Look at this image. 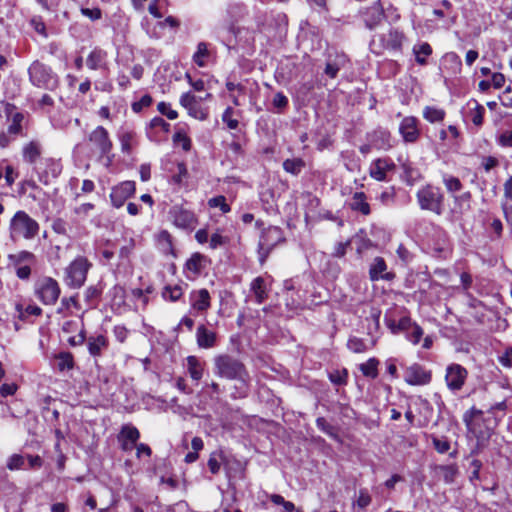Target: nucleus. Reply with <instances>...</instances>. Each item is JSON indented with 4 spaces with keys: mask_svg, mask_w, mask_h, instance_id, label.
Here are the masks:
<instances>
[{
    "mask_svg": "<svg viewBox=\"0 0 512 512\" xmlns=\"http://www.w3.org/2000/svg\"><path fill=\"white\" fill-rule=\"evenodd\" d=\"M305 167V162L301 158L286 159L283 162V169L292 175H298Z\"/></svg>",
    "mask_w": 512,
    "mask_h": 512,
    "instance_id": "ea45409f",
    "label": "nucleus"
},
{
    "mask_svg": "<svg viewBox=\"0 0 512 512\" xmlns=\"http://www.w3.org/2000/svg\"><path fill=\"white\" fill-rule=\"evenodd\" d=\"M422 336H423V329L415 322L411 326L410 331H408L406 333L407 340L410 341L414 345H416L420 342Z\"/></svg>",
    "mask_w": 512,
    "mask_h": 512,
    "instance_id": "603ef678",
    "label": "nucleus"
},
{
    "mask_svg": "<svg viewBox=\"0 0 512 512\" xmlns=\"http://www.w3.org/2000/svg\"><path fill=\"white\" fill-rule=\"evenodd\" d=\"M8 259L13 267L19 265L33 264L35 263V255L29 251H20L16 254H10Z\"/></svg>",
    "mask_w": 512,
    "mask_h": 512,
    "instance_id": "72a5a7b5",
    "label": "nucleus"
},
{
    "mask_svg": "<svg viewBox=\"0 0 512 512\" xmlns=\"http://www.w3.org/2000/svg\"><path fill=\"white\" fill-rule=\"evenodd\" d=\"M497 143L504 148H512V129L501 132L497 137Z\"/></svg>",
    "mask_w": 512,
    "mask_h": 512,
    "instance_id": "bf43d9fd",
    "label": "nucleus"
},
{
    "mask_svg": "<svg viewBox=\"0 0 512 512\" xmlns=\"http://www.w3.org/2000/svg\"><path fill=\"white\" fill-rule=\"evenodd\" d=\"M208 205L211 208H220L222 213H228L231 210L230 206L226 203V198L223 195L210 198L208 200Z\"/></svg>",
    "mask_w": 512,
    "mask_h": 512,
    "instance_id": "8fccbe9b",
    "label": "nucleus"
},
{
    "mask_svg": "<svg viewBox=\"0 0 512 512\" xmlns=\"http://www.w3.org/2000/svg\"><path fill=\"white\" fill-rule=\"evenodd\" d=\"M158 243L162 246L164 252H168L172 249V238L169 232L163 230L158 234Z\"/></svg>",
    "mask_w": 512,
    "mask_h": 512,
    "instance_id": "6e6d98bb",
    "label": "nucleus"
},
{
    "mask_svg": "<svg viewBox=\"0 0 512 512\" xmlns=\"http://www.w3.org/2000/svg\"><path fill=\"white\" fill-rule=\"evenodd\" d=\"M152 104V97L148 94L141 97L139 101L132 104V110L135 113L141 112L144 108L149 107Z\"/></svg>",
    "mask_w": 512,
    "mask_h": 512,
    "instance_id": "052dcab7",
    "label": "nucleus"
},
{
    "mask_svg": "<svg viewBox=\"0 0 512 512\" xmlns=\"http://www.w3.org/2000/svg\"><path fill=\"white\" fill-rule=\"evenodd\" d=\"M86 339H87V337H86L85 329L82 326V328L80 329V331L77 335L68 338V343L71 346H80V345L86 343Z\"/></svg>",
    "mask_w": 512,
    "mask_h": 512,
    "instance_id": "0e129e2a",
    "label": "nucleus"
},
{
    "mask_svg": "<svg viewBox=\"0 0 512 512\" xmlns=\"http://www.w3.org/2000/svg\"><path fill=\"white\" fill-rule=\"evenodd\" d=\"M188 110V113L190 116L199 119V120H205L208 117V112L206 109H203L199 105V101L196 102L194 105H192Z\"/></svg>",
    "mask_w": 512,
    "mask_h": 512,
    "instance_id": "4d7b16f0",
    "label": "nucleus"
},
{
    "mask_svg": "<svg viewBox=\"0 0 512 512\" xmlns=\"http://www.w3.org/2000/svg\"><path fill=\"white\" fill-rule=\"evenodd\" d=\"M60 294V285L52 277H41L34 284V295L44 305H54Z\"/></svg>",
    "mask_w": 512,
    "mask_h": 512,
    "instance_id": "0eeeda50",
    "label": "nucleus"
},
{
    "mask_svg": "<svg viewBox=\"0 0 512 512\" xmlns=\"http://www.w3.org/2000/svg\"><path fill=\"white\" fill-rule=\"evenodd\" d=\"M157 109L162 115H165L170 120H174L178 117L177 111L173 110L169 103L160 102L157 105Z\"/></svg>",
    "mask_w": 512,
    "mask_h": 512,
    "instance_id": "13d9d810",
    "label": "nucleus"
},
{
    "mask_svg": "<svg viewBox=\"0 0 512 512\" xmlns=\"http://www.w3.org/2000/svg\"><path fill=\"white\" fill-rule=\"evenodd\" d=\"M371 496L366 489H361L356 501L359 508H366L371 503Z\"/></svg>",
    "mask_w": 512,
    "mask_h": 512,
    "instance_id": "338daca9",
    "label": "nucleus"
},
{
    "mask_svg": "<svg viewBox=\"0 0 512 512\" xmlns=\"http://www.w3.org/2000/svg\"><path fill=\"white\" fill-rule=\"evenodd\" d=\"M135 248V240L130 238L125 242V244L120 248L119 256L121 259H128L132 254Z\"/></svg>",
    "mask_w": 512,
    "mask_h": 512,
    "instance_id": "680f3d73",
    "label": "nucleus"
},
{
    "mask_svg": "<svg viewBox=\"0 0 512 512\" xmlns=\"http://www.w3.org/2000/svg\"><path fill=\"white\" fill-rule=\"evenodd\" d=\"M395 167V163L391 158H378L371 163L369 174L377 181H385L387 178V172L393 171Z\"/></svg>",
    "mask_w": 512,
    "mask_h": 512,
    "instance_id": "aec40b11",
    "label": "nucleus"
},
{
    "mask_svg": "<svg viewBox=\"0 0 512 512\" xmlns=\"http://www.w3.org/2000/svg\"><path fill=\"white\" fill-rule=\"evenodd\" d=\"M5 114L7 120L10 121L8 126V134L11 136H17L22 134V122L24 120V114L16 111V107L12 104H6Z\"/></svg>",
    "mask_w": 512,
    "mask_h": 512,
    "instance_id": "4be33fe9",
    "label": "nucleus"
},
{
    "mask_svg": "<svg viewBox=\"0 0 512 512\" xmlns=\"http://www.w3.org/2000/svg\"><path fill=\"white\" fill-rule=\"evenodd\" d=\"M59 371L70 370L74 366L73 356L69 352H61L56 356Z\"/></svg>",
    "mask_w": 512,
    "mask_h": 512,
    "instance_id": "37998d69",
    "label": "nucleus"
},
{
    "mask_svg": "<svg viewBox=\"0 0 512 512\" xmlns=\"http://www.w3.org/2000/svg\"><path fill=\"white\" fill-rule=\"evenodd\" d=\"M189 302L191 309L203 313L206 312L211 306V297L207 289L192 290L189 294Z\"/></svg>",
    "mask_w": 512,
    "mask_h": 512,
    "instance_id": "412c9836",
    "label": "nucleus"
},
{
    "mask_svg": "<svg viewBox=\"0 0 512 512\" xmlns=\"http://www.w3.org/2000/svg\"><path fill=\"white\" fill-rule=\"evenodd\" d=\"M26 464V458L23 455L20 454H13L9 457L7 461V468L11 471L14 470H26L27 467Z\"/></svg>",
    "mask_w": 512,
    "mask_h": 512,
    "instance_id": "a18cd8bd",
    "label": "nucleus"
},
{
    "mask_svg": "<svg viewBox=\"0 0 512 512\" xmlns=\"http://www.w3.org/2000/svg\"><path fill=\"white\" fill-rule=\"evenodd\" d=\"M71 307L76 309H80V305L77 299V296L63 297L60 302V307L58 308V313H64L69 310Z\"/></svg>",
    "mask_w": 512,
    "mask_h": 512,
    "instance_id": "3c124183",
    "label": "nucleus"
},
{
    "mask_svg": "<svg viewBox=\"0 0 512 512\" xmlns=\"http://www.w3.org/2000/svg\"><path fill=\"white\" fill-rule=\"evenodd\" d=\"M86 346L90 356L97 361L109 348V339L104 334H92L86 339Z\"/></svg>",
    "mask_w": 512,
    "mask_h": 512,
    "instance_id": "f3484780",
    "label": "nucleus"
},
{
    "mask_svg": "<svg viewBox=\"0 0 512 512\" xmlns=\"http://www.w3.org/2000/svg\"><path fill=\"white\" fill-rule=\"evenodd\" d=\"M16 310L21 320H27L28 316H40L42 314V309L35 304H30L25 308H23L22 305L17 304Z\"/></svg>",
    "mask_w": 512,
    "mask_h": 512,
    "instance_id": "a19ab883",
    "label": "nucleus"
},
{
    "mask_svg": "<svg viewBox=\"0 0 512 512\" xmlns=\"http://www.w3.org/2000/svg\"><path fill=\"white\" fill-rule=\"evenodd\" d=\"M463 422L468 433L475 437L478 443L488 441L492 435V428L488 425L490 420L484 417L482 410L475 407L467 410L463 415Z\"/></svg>",
    "mask_w": 512,
    "mask_h": 512,
    "instance_id": "20e7f679",
    "label": "nucleus"
},
{
    "mask_svg": "<svg viewBox=\"0 0 512 512\" xmlns=\"http://www.w3.org/2000/svg\"><path fill=\"white\" fill-rule=\"evenodd\" d=\"M432 380V372L419 363L407 366L404 371V381L412 386L428 385Z\"/></svg>",
    "mask_w": 512,
    "mask_h": 512,
    "instance_id": "9d476101",
    "label": "nucleus"
},
{
    "mask_svg": "<svg viewBox=\"0 0 512 512\" xmlns=\"http://www.w3.org/2000/svg\"><path fill=\"white\" fill-rule=\"evenodd\" d=\"M288 103V98L282 92H277L272 100V105L276 109V113L279 114L284 111V109L288 106Z\"/></svg>",
    "mask_w": 512,
    "mask_h": 512,
    "instance_id": "864d4df0",
    "label": "nucleus"
},
{
    "mask_svg": "<svg viewBox=\"0 0 512 512\" xmlns=\"http://www.w3.org/2000/svg\"><path fill=\"white\" fill-rule=\"evenodd\" d=\"M92 263L84 256L76 257L64 270L63 281L72 289L81 288L87 279Z\"/></svg>",
    "mask_w": 512,
    "mask_h": 512,
    "instance_id": "423d86ee",
    "label": "nucleus"
},
{
    "mask_svg": "<svg viewBox=\"0 0 512 512\" xmlns=\"http://www.w3.org/2000/svg\"><path fill=\"white\" fill-rule=\"evenodd\" d=\"M113 334L117 341L123 343L127 339L129 331L124 325H116L113 328Z\"/></svg>",
    "mask_w": 512,
    "mask_h": 512,
    "instance_id": "69168bd1",
    "label": "nucleus"
},
{
    "mask_svg": "<svg viewBox=\"0 0 512 512\" xmlns=\"http://www.w3.org/2000/svg\"><path fill=\"white\" fill-rule=\"evenodd\" d=\"M387 265L382 257H376L369 269V277L371 281H378L379 279L390 281L395 275L391 272H386Z\"/></svg>",
    "mask_w": 512,
    "mask_h": 512,
    "instance_id": "a878e982",
    "label": "nucleus"
},
{
    "mask_svg": "<svg viewBox=\"0 0 512 512\" xmlns=\"http://www.w3.org/2000/svg\"><path fill=\"white\" fill-rule=\"evenodd\" d=\"M399 134L405 143H415L420 137L419 120L414 116L404 117L399 124Z\"/></svg>",
    "mask_w": 512,
    "mask_h": 512,
    "instance_id": "ddd939ff",
    "label": "nucleus"
},
{
    "mask_svg": "<svg viewBox=\"0 0 512 512\" xmlns=\"http://www.w3.org/2000/svg\"><path fill=\"white\" fill-rule=\"evenodd\" d=\"M29 82L40 89L54 91L59 87V77L53 69L39 61H33L28 67Z\"/></svg>",
    "mask_w": 512,
    "mask_h": 512,
    "instance_id": "7ed1b4c3",
    "label": "nucleus"
},
{
    "mask_svg": "<svg viewBox=\"0 0 512 512\" xmlns=\"http://www.w3.org/2000/svg\"><path fill=\"white\" fill-rule=\"evenodd\" d=\"M250 290L257 304H262L268 298V292L263 277H256L250 284Z\"/></svg>",
    "mask_w": 512,
    "mask_h": 512,
    "instance_id": "c85d7f7f",
    "label": "nucleus"
},
{
    "mask_svg": "<svg viewBox=\"0 0 512 512\" xmlns=\"http://www.w3.org/2000/svg\"><path fill=\"white\" fill-rule=\"evenodd\" d=\"M468 108V117L472 121V123L476 126H481L483 124V117L485 113V108L478 103L475 99H470L467 102Z\"/></svg>",
    "mask_w": 512,
    "mask_h": 512,
    "instance_id": "cd10ccee",
    "label": "nucleus"
},
{
    "mask_svg": "<svg viewBox=\"0 0 512 512\" xmlns=\"http://www.w3.org/2000/svg\"><path fill=\"white\" fill-rule=\"evenodd\" d=\"M423 117L430 123L441 122L445 118V111L432 106H426L423 110Z\"/></svg>",
    "mask_w": 512,
    "mask_h": 512,
    "instance_id": "4c0bfd02",
    "label": "nucleus"
},
{
    "mask_svg": "<svg viewBox=\"0 0 512 512\" xmlns=\"http://www.w3.org/2000/svg\"><path fill=\"white\" fill-rule=\"evenodd\" d=\"M209 55L210 52L208 49V43L199 42L192 59L197 66L204 67L206 65V59L209 57Z\"/></svg>",
    "mask_w": 512,
    "mask_h": 512,
    "instance_id": "e433bc0d",
    "label": "nucleus"
},
{
    "mask_svg": "<svg viewBox=\"0 0 512 512\" xmlns=\"http://www.w3.org/2000/svg\"><path fill=\"white\" fill-rule=\"evenodd\" d=\"M45 168L38 170L39 180L43 184H48L51 179L57 178L62 172V164L59 160L48 158L44 161Z\"/></svg>",
    "mask_w": 512,
    "mask_h": 512,
    "instance_id": "b1692460",
    "label": "nucleus"
},
{
    "mask_svg": "<svg viewBox=\"0 0 512 512\" xmlns=\"http://www.w3.org/2000/svg\"><path fill=\"white\" fill-rule=\"evenodd\" d=\"M284 241L285 238L283 236V231L281 228L277 226H270L267 229H264L262 231L258 243V254L260 263L263 264L266 261L267 257L269 256L270 252L273 250V248L277 244Z\"/></svg>",
    "mask_w": 512,
    "mask_h": 512,
    "instance_id": "6e6552de",
    "label": "nucleus"
},
{
    "mask_svg": "<svg viewBox=\"0 0 512 512\" xmlns=\"http://www.w3.org/2000/svg\"><path fill=\"white\" fill-rule=\"evenodd\" d=\"M365 27L369 30L377 28L384 20L385 13L381 0L373 2L370 6L360 10Z\"/></svg>",
    "mask_w": 512,
    "mask_h": 512,
    "instance_id": "9b49d317",
    "label": "nucleus"
},
{
    "mask_svg": "<svg viewBox=\"0 0 512 512\" xmlns=\"http://www.w3.org/2000/svg\"><path fill=\"white\" fill-rule=\"evenodd\" d=\"M38 222L23 210L17 211L9 223V236L14 242L34 239L39 233Z\"/></svg>",
    "mask_w": 512,
    "mask_h": 512,
    "instance_id": "f03ea898",
    "label": "nucleus"
},
{
    "mask_svg": "<svg viewBox=\"0 0 512 512\" xmlns=\"http://www.w3.org/2000/svg\"><path fill=\"white\" fill-rule=\"evenodd\" d=\"M442 183L444 184L448 193H450L453 197L456 192H459L463 188V184L461 183L458 177H455L448 173L442 174Z\"/></svg>",
    "mask_w": 512,
    "mask_h": 512,
    "instance_id": "f704fd0d",
    "label": "nucleus"
},
{
    "mask_svg": "<svg viewBox=\"0 0 512 512\" xmlns=\"http://www.w3.org/2000/svg\"><path fill=\"white\" fill-rule=\"evenodd\" d=\"M173 142L176 145L181 146L184 151H189L191 149V139L181 129L175 132L173 136Z\"/></svg>",
    "mask_w": 512,
    "mask_h": 512,
    "instance_id": "49530a36",
    "label": "nucleus"
},
{
    "mask_svg": "<svg viewBox=\"0 0 512 512\" xmlns=\"http://www.w3.org/2000/svg\"><path fill=\"white\" fill-rule=\"evenodd\" d=\"M234 110L232 107H227L222 115V120L226 123L227 127L231 130L238 128L239 122L233 118Z\"/></svg>",
    "mask_w": 512,
    "mask_h": 512,
    "instance_id": "5fc2aeb1",
    "label": "nucleus"
},
{
    "mask_svg": "<svg viewBox=\"0 0 512 512\" xmlns=\"http://www.w3.org/2000/svg\"><path fill=\"white\" fill-rule=\"evenodd\" d=\"M347 347L353 353H364L368 349L364 340L358 337H350L347 342Z\"/></svg>",
    "mask_w": 512,
    "mask_h": 512,
    "instance_id": "09e8293b",
    "label": "nucleus"
},
{
    "mask_svg": "<svg viewBox=\"0 0 512 512\" xmlns=\"http://www.w3.org/2000/svg\"><path fill=\"white\" fill-rule=\"evenodd\" d=\"M329 380L338 386L346 385L348 379V371L347 369H336L328 374Z\"/></svg>",
    "mask_w": 512,
    "mask_h": 512,
    "instance_id": "c03bdc74",
    "label": "nucleus"
},
{
    "mask_svg": "<svg viewBox=\"0 0 512 512\" xmlns=\"http://www.w3.org/2000/svg\"><path fill=\"white\" fill-rule=\"evenodd\" d=\"M93 149L102 157L108 155L113 147L109 132L103 126H97L88 136Z\"/></svg>",
    "mask_w": 512,
    "mask_h": 512,
    "instance_id": "1a4fd4ad",
    "label": "nucleus"
},
{
    "mask_svg": "<svg viewBox=\"0 0 512 512\" xmlns=\"http://www.w3.org/2000/svg\"><path fill=\"white\" fill-rule=\"evenodd\" d=\"M174 224L182 229H193L197 223L195 214L180 206H174L170 210Z\"/></svg>",
    "mask_w": 512,
    "mask_h": 512,
    "instance_id": "a211bd4d",
    "label": "nucleus"
},
{
    "mask_svg": "<svg viewBox=\"0 0 512 512\" xmlns=\"http://www.w3.org/2000/svg\"><path fill=\"white\" fill-rule=\"evenodd\" d=\"M416 199L422 210L442 215L445 210V196L442 190L434 185L426 184L416 193Z\"/></svg>",
    "mask_w": 512,
    "mask_h": 512,
    "instance_id": "39448f33",
    "label": "nucleus"
},
{
    "mask_svg": "<svg viewBox=\"0 0 512 512\" xmlns=\"http://www.w3.org/2000/svg\"><path fill=\"white\" fill-rule=\"evenodd\" d=\"M187 370L190 377L194 381H199L203 377L204 363L201 362L196 356H188Z\"/></svg>",
    "mask_w": 512,
    "mask_h": 512,
    "instance_id": "473e14b6",
    "label": "nucleus"
},
{
    "mask_svg": "<svg viewBox=\"0 0 512 512\" xmlns=\"http://www.w3.org/2000/svg\"><path fill=\"white\" fill-rule=\"evenodd\" d=\"M467 376V370L460 364L453 363L448 365L446 368L445 375L447 387L453 392L461 390L466 381Z\"/></svg>",
    "mask_w": 512,
    "mask_h": 512,
    "instance_id": "f8f14e48",
    "label": "nucleus"
},
{
    "mask_svg": "<svg viewBox=\"0 0 512 512\" xmlns=\"http://www.w3.org/2000/svg\"><path fill=\"white\" fill-rule=\"evenodd\" d=\"M200 99H198L194 94L187 92L183 93L180 97V104L186 108L189 109L192 105H194L196 102H198Z\"/></svg>",
    "mask_w": 512,
    "mask_h": 512,
    "instance_id": "e2e57ef3",
    "label": "nucleus"
},
{
    "mask_svg": "<svg viewBox=\"0 0 512 512\" xmlns=\"http://www.w3.org/2000/svg\"><path fill=\"white\" fill-rule=\"evenodd\" d=\"M412 52L415 56V61L421 66L428 64V57L432 55V47L428 42L417 43L413 46Z\"/></svg>",
    "mask_w": 512,
    "mask_h": 512,
    "instance_id": "bb28decb",
    "label": "nucleus"
},
{
    "mask_svg": "<svg viewBox=\"0 0 512 512\" xmlns=\"http://www.w3.org/2000/svg\"><path fill=\"white\" fill-rule=\"evenodd\" d=\"M499 362L506 368L512 367V348H506L504 353L499 357Z\"/></svg>",
    "mask_w": 512,
    "mask_h": 512,
    "instance_id": "774afa93",
    "label": "nucleus"
},
{
    "mask_svg": "<svg viewBox=\"0 0 512 512\" xmlns=\"http://www.w3.org/2000/svg\"><path fill=\"white\" fill-rule=\"evenodd\" d=\"M86 65L91 70L102 69L106 65V52L101 49H94L86 59Z\"/></svg>",
    "mask_w": 512,
    "mask_h": 512,
    "instance_id": "7c9ffc66",
    "label": "nucleus"
},
{
    "mask_svg": "<svg viewBox=\"0 0 512 512\" xmlns=\"http://www.w3.org/2000/svg\"><path fill=\"white\" fill-rule=\"evenodd\" d=\"M196 342L201 349H211L217 345V333L201 324L196 330Z\"/></svg>",
    "mask_w": 512,
    "mask_h": 512,
    "instance_id": "5701e85b",
    "label": "nucleus"
},
{
    "mask_svg": "<svg viewBox=\"0 0 512 512\" xmlns=\"http://www.w3.org/2000/svg\"><path fill=\"white\" fill-rule=\"evenodd\" d=\"M210 263L207 256L195 252L187 259L184 265V271L188 279H195L198 277Z\"/></svg>",
    "mask_w": 512,
    "mask_h": 512,
    "instance_id": "4468645a",
    "label": "nucleus"
},
{
    "mask_svg": "<svg viewBox=\"0 0 512 512\" xmlns=\"http://www.w3.org/2000/svg\"><path fill=\"white\" fill-rule=\"evenodd\" d=\"M24 161L29 164H35L41 155V145L38 141H30L22 150Z\"/></svg>",
    "mask_w": 512,
    "mask_h": 512,
    "instance_id": "2f4dec72",
    "label": "nucleus"
},
{
    "mask_svg": "<svg viewBox=\"0 0 512 512\" xmlns=\"http://www.w3.org/2000/svg\"><path fill=\"white\" fill-rule=\"evenodd\" d=\"M140 438L139 430L132 425H123L119 433V440H127L132 443H136Z\"/></svg>",
    "mask_w": 512,
    "mask_h": 512,
    "instance_id": "58836bf2",
    "label": "nucleus"
},
{
    "mask_svg": "<svg viewBox=\"0 0 512 512\" xmlns=\"http://www.w3.org/2000/svg\"><path fill=\"white\" fill-rule=\"evenodd\" d=\"M183 295V289L180 285H167L164 287L162 291V297L165 300H169L171 302H176Z\"/></svg>",
    "mask_w": 512,
    "mask_h": 512,
    "instance_id": "79ce46f5",
    "label": "nucleus"
},
{
    "mask_svg": "<svg viewBox=\"0 0 512 512\" xmlns=\"http://www.w3.org/2000/svg\"><path fill=\"white\" fill-rule=\"evenodd\" d=\"M349 207L363 215L370 214V205L364 192H355L350 200Z\"/></svg>",
    "mask_w": 512,
    "mask_h": 512,
    "instance_id": "c756f323",
    "label": "nucleus"
},
{
    "mask_svg": "<svg viewBox=\"0 0 512 512\" xmlns=\"http://www.w3.org/2000/svg\"><path fill=\"white\" fill-rule=\"evenodd\" d=\"M121 145V151L131 154L134 147L138 145L137 134L133 129L121 127L117 133Z\"/></svg>",
    "mask_w": 512,
    "mask_h": 512,
    "instance_id": "393cba45",
    "label": "nucleus"
},
{
    "mask_svg": "<svg viewBox=\"0 0 512 512\" xmlns=\"http://www.w3.org/2000/svg\"><path fill=\"white\" fill-rule=\"evenodd\" d=\"M367 139L377 150L388 151L393 147V141L390 131L384 128H377L367 134Z\"/></svg>",
    "mask_w": 512,
    "mask_h": 512,
    "instance_id": "6ab92c4d",
    "label": "nucleus"
},
{
    "mask_svg": "<svg viewBox=\"0 0 512 512\" xmlns=\"http://www.w3.org/2000/svg\"><path fill=\"white\" fill-rule=\"evenodd\" d=\"M406 36L402 31L391 28L387 33L379 35V40L384 49L401 52Z\"/></svg>",
    "mask_w": 512,
    "mask_h": 512,
    "instance_id": "dca6fc26",
    "label": "nucleus"
},
{
    "mask_svg": "<svg viewBox=\"0 0 512 512\" xmlns=\"http://www.w3.org/2000/svg\"><path fill=\"white\" fill-rule=\"evenodd\" d=\"M438 469L441 473V477L447 484L452 483L458 474V470L455 465L440 466Z\"/></svg>",
    "mask_w": 512,
    "mask_h": 512,
    "instance_id": "de8ad7c7",
    "label": "nucleus"
},
{
    "mask_svg": "<svg viewBox=\"0 0 512 512\" xmlns=\"http://www.w3.org/2000/svg\"><path fill=\"white\" fill-rule=\"evenodd\" d=\"M379 360L375 357L369 358L359 365V369L365 377L375 379L378 376Z\"/></svg>",
    "mask_w": 512,
    "mask_h": 512,
    "instance_id": "c9c22d12",
    "label": "nucleus"
},
{
    "mask_svg": "<svg viewBox=\"0 0 512 512\" xmlns=\"http://www.w3.org/2000/svg\"><path fill=\"white\" fill-rule=\"evenodd\" d=\"M216 376L228 380H237L247 386L249 374L242 362L229 354H220L213 358Z\"/></svg>",
    "mask_w": 512,
    "mask_h": 512,
    "instance_id": "f257e3e1",
    "label": "nucleus"
},
{
    "mask_svg": "<svg viewBox=\"0 0 512 512\" xmlns=\"http://www.w3.org/2000/svg\"><path fill=\"white\" fill-rule=\"evenodd\" d=\"M135 193V182L124 181L112 188L110 199L115 208H120Z\"/></svg>",
    "mask_w": 512,
    "mask_h": 512,
    "instance_id": "2eb2a0df",
    "label": "nucleus"
}]
</instances>
